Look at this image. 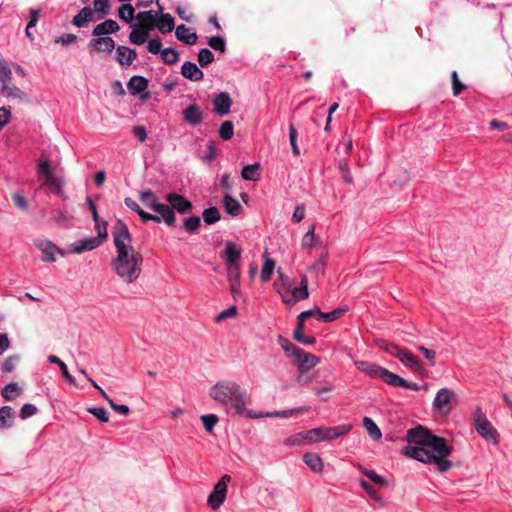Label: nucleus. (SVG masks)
<instances>
[{
    "label": "nucleus",
    "mask_w": 512,
    "mask_h": 512,
    "mask_svg": "<svg viewBox=\"0 0 512 512\" xmlns=\"http://www.w3.org/2000/svg\"><path fill=\"white\" fill-rule=\"evenodd\" d=\"M116 53L119 64L126 66H130L137 57L136 51L126 46H118Z\"/></svg>",
    "instance_id": "cd10ccee"
},
{
    "label": "nucleus",
    "mask_w": 512,
    "mask_h": 512,
    "mask_svg": "<svg viewBox=\"0 0 512 512\" xmlns=\"http://www.w3.org/2000/svg\"><path fill=\"white\" fill-rule=\"evenodd\" d=\"M161 58L167 65H174L179 61V53L173 48L163 49L161 52Z\"/></svg>",
    "instance_id": "49530a36"
},
{
    "label": "nucleus",
    "mask_w": 512,
    "mask_h": 512,
    "mask_svg": "<svg viewBox=\"0 0 512 512\" xmlns=\"http://www.w3.org/2000/svg\"><path fill=\"white\" fill-rule=\"evenodd\" d=\"M390 386H400L407 389H411L417 391L420 389L419 385L415 382H408L405 379L401 378L397 374L393 373L391 381L389 383Z\"/></svg>",
    "instance_id": "79ce46f5"
},
{
    "label": "nucleus",
    "mask_w": 512,
    "mask_h": 512,
    "mask_svg": "<svg viewBox=\"0 0 512 512\" xmlns=\"http://www.w3.org/2000/svg\"><path fill=\"white\" fill-rule=\"evenodd\" d=\"M406 440L409 445L402 449V454L425 464H435L437 470L445 473L452 468L447 457L453 448L443 437L434 435L427 428L418 425L407 431Z\"/></svg>",
    "instance_id": "f257e3e1"
},
{
    "label": "nucleus",
    "mask_w": 512,
    "mask_h": 512,
    "mask_svg": "<svg viewBox=\"0 0 512 512\" xmlns=\"http://www.w3.org/2000/svg\"><path fill=\"white\" fill-rule=\"evenodd\" d=\"M231 481V476L226 474L216 483L213 491L208 496L207 502L212 509H218L224 502L227 494V486Z\"/></svg>",
    "instance_id": "1a4fd4ad"
},
{
    "label": "nucleus",
    "mask_w": 512,
    "mask_h": 512,
    "mask_svg": "<svg viewBox=\"0 0 512 512\" xmlns=\"http://www.w3.org/2000/svg\"><path fill=\"white\" fill-rule=\"evenodd\" d=\"M315 225H312L307 233L302 238V246L304 248H310L317 243V238L315 236Z\"/></svg>",
    "instance_id": "5fc2aeb1"
},
{
    "label": "nucleus",
    "mask_w": 512,
    "mask_h": 512,
    "mask_svg": "<svg viewBox=\"0 0 512 512\" xmlns=\"http://www.w3.org/2000/svg\"><path fill=\"white\" fill-rule=\"evenodd\" d=\"M22 388L19 387L17 383H10L7 384L2 390H1V396L6 401L14 400L16 397L21 395Z\"/></svg>",
    "instance_id": "e433bc0d"
},
{
    "label": "nucleus",
    "mask_w": 512,
    "mask_h": 512,
    "mask_svg": "<svg viewBox=\"0 0 512 512\" xmlns=\"http://www.w3.org/2000/svg\"><path fill=\"white\" fill-rule=\"evenodd\" d=\"M455 401V392L448 388H442L436 394V397L433 401V407L441 414L448 415L451 412L453 408V402Z\"/></svg>",
    "instance_id": "9d476101"
},
{
    "label": "nucleus",
    "mask_w": 512,
    "mask_h": 512,
    "mask_svg": "<svg viewBox=\"0 0 512 512\" xmlns=\"http://www.w3.org/2000/svg\"><path fill=\"white\" fill-rule=\"evenodd\" d=\"M166 200L171 205L173 211L176 210L180 214L190 213L193 209L192 203L180 194L169 193L166 195Z\"/></svg>",
    "instance_id": "ddd939ff"
},
{
    "label": "nucleus",
    "mask_w": 512,
    "mask_h": 512,
    "mask_svg": "<svg viewBox=\"0 0 512 512\" xmlns=\"http://www.w3.org/2000/svg\"><path fill=\"white\" fill-rule=\"evenodd\" d=\"M227 268L231 266H239L237 264L238 259L241 256V249L236 246L235 243L228 241L224 250Z\"/></svg>",
    "instance_id": "bb28decb"
},
{
    "label": "nucleus",
    "mask_w": 512,
    "mask_h": 512,
    "mask_svg": "<svg viewBox=\"0 0 512 512\" xmlns=\"http://www.w3.org/2000/svg\"><path fill=\"white\" fill-rule=\"evenodd\" d=\"M231 105L232 99L227 92L219 93L213 100L215 112L220 116L228 114L230 112Z\"/></svg>",
    "instance_id": "aec40b11"
},
{
    "label": "nucleus",
    "mask_w": 512,
    "mask_h": 512,
    "mask_svg": "<svg viewBox=\"0 0 512 512\" xmlns=\"http://www.w3.org/2000/svg\"><path fill=\"white\" fill-rule=\"evenodd\" d=\"M364 427L367 433L375 440H378L382 437L381 430L378 428L376 423L369 417H365L363 419Z\"/></svg>",
    "instance_id": "a19ab883"
},
{
    "label": "nucleus",
    "mask_w": 512,
    "mask_h": 512,
    "mask_svg": "<svg viewBox=\"0 0 512 512\" xmlns=\"http://www.w3.org/2000/svg\"><path fill=\"white\" fill-rule=\"evenodd\" d=\"M37 412H38V409L35 405L30 404V403L24 404L20 410V418L25 420L28 417L35 415Z\"/></svg>",
    "instance_id": "338daca9"
},
{
    "label": "nucleus",
    "mask_w": 512,
    "mask_h": 512,
    "mask_svg": "<svg viewBox=\"0 0 512 512\" xmlns=\"http://www.w3.org/2000/svg\"><path fill=\"white\" fill-rule=\"evenodd\" d=\"M12 80V71L4 61H0V83L3 85Z\"/></svg>",
    "instance_id": "bf43d9fd"
},
{
    "label": "nucleus",
    "mask_w": 512,
    "mask_h": 512,
    "mask_svg": "<svg viewBox=\"0 0 512 512\" xmlns=\"http://www.w3.org/2000/svg\"><path fill=\"white\" fill-rule=\"evenodd\" d=\"M396 358H398L406 367L412 369L413 371L420 374L424 372L422 365L409 350L401 347Z\"/></svg>",
    "instance_id": "f3484780"
},
{
    "label": "nucleus",
    "mask_w": 512,
    "mask_h": 512,
    "mask_svg": "<svg viewBox=\"0 0 512 512\" xmlns=\"http://www.w3.org/2000/svg\"><path fill=\"white\" fill-rule=\"evenodd\" d=\"M87 411L90 414L94 415L101 422L105 423L109 420L108 413L102 407H90V408H87Z\"/></svg>",
    "instance_id": "0e129e2a"
},
{
    "label": "nucleus",
    "mask_w": 512,
    "mask_h": 512,
    "mask_svg": "<svg viewBox=\"0 0 512 512\" xmlns=\"http://www.w3.org/2000/svg\"><path fill=\"white\" fill-rule=\"evenodd\" d=\"M299 371H308L316 366L319 362L318 357L314 354L306 352L300 348L299 352L294 356Z\"/></svg>",
    "instance_id": "2eb2a0df"
},
{
    "label": "nucleus",
    "mask_w": 512,
    "mask_h": 512,
    "mask_svg": "<svg viewBox=\"0 0 512 512\" xmlns=\"http://www.w3.org/2000/svg\"><path fill=\"white\" fill-rule=\"evenodd\" d=\"M19 360H20V357L17 355H11V356L7 357L2 364V370L5 373H12L15 370V367H16L17 363L19 362Z\"/></svg>",
    "instance_id": "4d7b16f0"
},
{
    "label": "nucleus",
    "mask_w": 512,
    "mask_h": 512,
    "mask_svg": "<svg viewBox=\"0 0 512 512\" xmlns=\"http://www.w3.org/2000/svg\"><path fill=\"white\" fill-rule=\"evenodd\" d=\"M346 311V307H339L331 312H319V319L324 322H332L339 319Z\"/></svg>",
    "instance_id": "37998d69"
},
{
    "label": "nucleus",
    "mask_w": 512,
    "mask_h": 512,
    "mask_svg": "<svg viewBox=\"0 0 512 512\" xmlns=\"http://www.w3.org/2000/svg\"><path fill=\"white\" fill-rule=\"evenodd\" d=\"M209 396L217 402L230 405L238 415L248 418L257 417L251 410L246 409V406L251 403L247 391L234 381L217 382L210 388Z\"/></svg>",
    "instance_id": "7ed1b4c3"
},
{
    "label": "nucleus",
    "mask_w": 512,
    "mask_h": 512,
    "mask_svg": "<svg viewBox=\"0 0 512 512\" xmlns=\"http://www.w3.org/2000/svg\"><path fill=\"white\" fill-rule=\"evenodd\" d=\"M278 343L289 357H294L300 350L299 347L291 343L287 338H284L283 336H279Z\"/></svg>",
    "instance_id": "a18cd8bd"
},
{
    "label": "nucleus",
    "mask_w": 512,
    "mask_h": 512,
    "mask_svg": "<svg viewBox=\"0 0 512 512\" xmlns=\"http://www.w3.org/2000/svg\"><path fill=\"white\" fill-rule=\"evenodd\" d=\"M308 297V279L306 276H302L299 287H292L291 289V302L296 304L297 302L305 300Z\"/></svg>",
    "instance_id": "a878e982"
},
{
    "label": "nucleus",
    "mask_w": 512,
    "mask_h": 512,
    "mask_svg": "<svg viewBox=\"0 0 512 512\" xmlns=\"http://www.w3.org/2000/svg\"><path fill=\"white\" fill-rule=\"evenodd\" d=\"M101 245V240L91 237L88 239H82L74 242L71 245L70 252L74 254H81L86 251H91L98 248Z\"/></svg>",
    "instance_id": "a211bd4d"
},
{
    "label": "nucleus",
    "mask_w": 512,
    "mask_h": 512,
    "mask_svg": "<svg viewBox=\"0 0 512 512\" xmlns=\"http://www.w3.org/2000/svg\"><path fill=\"white\" fill-rule=\"evenodd\" d=\"M360 470L366 477H368L375 484L380 486H386L388 484L387 480L379 476L375 471L363 467H361Z\"/></svg>",
    "instance_id": "864d4df0"
},
{
    "label": "nucleus",
    "mask_w": 512,
    "mask_h": 512,
    "mask_svg": "<svg viewBox=\"0 0 512 512\" xmlns=\"http://www.w3.org/2000/svg\"><path fill=\"white\" fill-rule=\"evenodd\" d=\"M202 423L208 432H212L214 426L218 422V417L215 414H208L201 416Z\"/></svg>",
    "instance_id": "680f3d73"
},
{
    "label": "nucleus",
    "mask_w": 512,
    "mask_h": 512,
    "mask_svg": "<svg viewBox=\"0 0 512 512\" xmlns=\"http://www.w3.org/2000/svg\"><path fill=\"white\" fill-rule=\"evenodd\" d=\"M203 220L206 224L211 225L220 220V213L216 207H210L203 211Z\"/></svg>",
    "instance_id": "09e8293b"
},
{
    "label": "nucleus",
    "mask_w": 512,
    "mask_h": 512,
    "mask_svg": "<svg viewBox=\"0 0 512 512\" xmlns=\"http://www.w3.org/2000/svg\"><path fill=\"white\" fill-rule=\"evenodd\" d=\"M118 16L122 21L129 23L134 17L136 18L135 9L131 4L125 3L119 7Z\"/></svg>",
    "instance_id": "58836bf2"
},
{
    "label": "nucleus",
    "mask_w": 512,
    "mask_h": 512,
    "mask_svg": "<svg viewBox=\"0 0 512 512\" xmlns=\"http://www.w3.org/2000/svg\"><path fill=\"white\" fill-rule=\"evenodd\" d=\"M96 20L97 18L94 15L93 9L89 6H85L73 17L72 24L78 28H82Z\"/></svg>",
    "instance_id": "6ab92c4d"
},
{
    "label": "nucleus",
    "mask_w": 512,
    "mask_h": 512,
    "mask_svg": "<svg viewBox=\"0 0 512 512\" xmlns=\"http://www.w3.org/2000/svg\"><path fill=\"white\" fill-rule=\"evenodd\" d=\"M108 223L103 220H98V223H95V229L97 231V239L101 240V244L107 240L108 232H107Z\"/></svg>",
    "instance_id": "13d9d810"
},
{
    "label": "nucleus",
    "mask_w": 512,
    "mask_h": 512,
    "mask_svg": "<svg viewBox=\"0 0 512 512\" xmlns=\"http://www.w3.org/2000/svg\"><path fill=\"white\" fill-rule=\"evenodd\" d=\"M234 135V124L230 120H225L219 129V136L222 140L227 141Z\"/></svg>",
    "instance_id": "de8ad7c7"
},
{
    "label": "nucleus",
    "mask_w": 512,
    "mask_h": 512,
    "mask_svg": "<svg viewBox=\"0 0 512 512\" xmlns=\"http://www.w3.org/2000/svg\"><path fill=\"white\" fill-rule=\"evenodd\" d=\"M475 429L486 440L496 443L499 439V433L482 413L481 409H478L476 412Z\"/></svg>",
    "instance_id": "9b49d317"
},
{
    "label": "nucleus",
    "mask_w": 512,
    "mask_h": 512,
    "mask_svg": "<svg viewBox=\"0 0 512 512\" xmlns=\"http://www.w3.org/2000/svg\"><path fill=\"white\" fill-rule=\"evenodd\" d=\"M227 276L228 281L230 283V292L234 299H237V297L241 296V289H240V276L241 271L239 266H231L227 268Z\"/></svg>",
    "instance_id": "dca6fc26"
},
{
    "label": "nucleus",
    "mask_w": 512,
    "mask_h": 512,
    "mask_svg": "<svg viewBox=\"0 0 512 512\" xmlns=\"http://www.w3.org/2000/svg\"><path fill=\"white\" fill-rule=\"evenodd\" d=\"M94 15L99 13L97 19H102L104 16L110 13V2L109 0H94L93 2Z\"/></svg>",
    "instance_id": "ea45409f"
},
{
    "label": "nucleus",
    "mask_w": 512,
    "mask_h": 512,
    "mask_svg": "<svg viewBox=\"0 0 512 512\" xmlns=\"http://www.w3.org/2000/svg\"><path fill=\"white\" fill-rule=\"evenodd\" d=\"M260 168L259 163H254L250 165H246L243 167L241 171V176L244 180L256 181L257 180V172Z\"/></svg>",
    "instance_id": "c03bdc74"
},
{
    "label": "nucleus",
    "mask_w": 512,
    "mask_h": 512,
    "mask_svg": "<svg viewBox=\"0 0 512 512\" xmlns=\"http://www.w3.org/2000/svg\"><path fill=\"white\" fill-rule=\"evenodd\" d=\"M354 364L359 371L365 373L370 378L381 379L384 383L389 385L393 372L368 361L357 360Z\"/></svg>",
    "instance_id": "6e6552de"
},
{
    "label": "nucleus",
    "mask_w": 512,
    "mask_h": 512,
    "mask_svg": "<svg viewBox=\"0 0 512 512\" xmlns=\"http://www.w3.org/2000/svg\"><path fill=\"white\" fill-rule=\"evenodd\" d=\"M140 200L146 207L158 213L161 220H163L168 226H173L175 224L176 216L171 205L158 203L157 196L153 191H143L140 194Z\"/></svg>",
    "instance_id": "20e7f679"
},
{
    "label": "nucleus",
    "mask_w": 512,
    "mask_h": 512,
    "mask_svg": "<svg viewBox=\"0 0 512 512\" xmlns=\"http://www.w3.org/2000/svg\"><path fill=\"white\" fill-rule=\"evenodd\" d=\"M120 30L119 24L113 19H107L97 24L92 31L93 36H103L116 33Z\"/></svg>",
    "instance_id": "5701e85b"
},
{
    "label": "nucleus",
    "mask_w": 512,
    "mask_h": 512,
    "mask_svg": "<svg viewBox=\"0 0 512 512\" xmlns=\"http://www.w3.org/2000/svg\"><path fill=\"white\" fill-rule=\"evenodd\" d=\"M37 171L39 174V180L42 182L43 186L48 187L50 191L56 195H60L62 193L64 181L55 175L51 162L48 159L39 160Z\"/></svg>",
    "instance_id": "39448f33"
},
{
    "label": "nucleus",
    "mask_w": 512,
    "mask_h": 512,
    "mask_svg": "<svg viewBox=\"0 0 512 512\" xmlns=\"http://www.w3.org/2000/svg\"><path fill=\"white\" fill-rule=\"evenodd\" d=\"M303 461L313 472L319 473L324 469L323 461L317 453H305L303 455Z\"/></svg>",
    "instance_id": "c756f323"
},
{
    "label": "nucleus",
    "mask_w": 512,
    "mask_h": 512,
    "mask_svg": "<svg viewBox=\"0 0 512 512\" xmlns=\"http://www.w3.org/2000/svg\"><path fill=\"white\" fill-rule=\"evenodd\" d=\"M200 225H201V219L199 216H195V215L186 218L183 222V228L188 233L196 232Z\"/></svg>",
    "instance_id": "8fccbe9b"
},
{
    "label": "nucleus",
    "mask_w": 512,
    "mask_h": 512,
    "mask_svg": "<svg viewBox=\"0 0 512 512\" xmlns=\"http://www.w3.org/2000/svg\"><path fill=\"white\" fill-rule=\"evenodd\" d=\"M175 35L178 40L188 44L193 45L196 43L198 36L195 32L191 31L190 28L185 25H179L176 28Z\"/></svg>",
    "instance_id": "c85d7f7f"
},
{
    "label": "nucleus",
    "mask_w": 512,
    "mask_h": 512,
    "mask_svg": "<svg viewBox=\"0 0 512 512\" xmlns=\"http://www.w3.org/2000/svg\"><path fill=\"white\" fill-rule=\"evenodd\" d=\"M208 45L214 50L224 53L226 50L225 39L222 36H213L208 39Z\"/></svg>",
    "instance_id": "6e6d98bb"
},
{
    "label": "nucleus",
    "mask_w": 512,
    "mask_h": 512,
    "mask_svg": "<svg viewBox=\"0 0 512 512\" xmlns=\"http://www.w3.org/2000/svg\"><path fill=\"white\" fill-rule=\"evenodd\" d=\"M174 26V19L169 13L161 14L159 20L156 21V27L162 34L170 33Z\"/></svg>",
    "instance_id": "72a5a7b5"
},
{
    "label": "nucleus",
    "mask_w": 512,
    "mask_h": 512,
    "mask_svg": "<svg viewBox=\"0 0 512 512\" xmlns=\"http://www.w3.org/2000/svg\"><path fill=\"white\" fill-rule=\"evenodd\" d=\"M376 344L379 348L385 350L386 352H388L390 355L394 356V357H397L401 347L394 344V343H390V342H387L383 339H379L376 341Z\"/></svg>",
    "instance_id": "603ef678"
},
{
    "label": "nucleus",
    "mask_w": 512,
    "mask_h": 512,
    "mask_svg": "<svg viewBox=\"0 0 512 512\" xmlns=\"http://www.w3.org/2000/svg\"><path fill=\"white\" fill-rule=\"evenodd\" d=\"M147 28L148 27L139 28L133 25V29L129 34V41L135 45L144 44L148 40L150 34V32L147 31Z\"/></svg>",
    "instance_id": "2f4dec72"
},
{
    "label": "nucleus",
    "mask_w": 512,
    "mask_h": 512,
    "mask_svg": "<svg viewBox=\"0 0 512 512\" xmlns=\"http://www.w3.org/2000/svg\"><path fill=\"white\" fill-rule=\"evenodd\" d=\"M132 236L127 225L118 219L114 225L113 243L116 257L110 262L111 269L125 283H134L141 274L142 255L131 246Z\"/></svg>",
    "instance_id": "f03ea898"
},
{
    "label": "nucleus",
    "mask_w": 512,
    "mask_h": 512,
    "mask_svg": "<svg viewBox=\"0 0 512 512\" xmlns=\"http://www.w3.org/2000/svg\"><path fill=\"white\" fill-rule=\"evenodd\" d=\"M147 50L152 54H161L163 51L161 38L156 36L150 39L147 45Z\"/></svg>",
    "instance_id": "052dcab7"
},
{
    "label": "nucleus",
    "mask_w": 512,
    "mask_h": 512,
    "mask_svg": "<svg viewBox=\"0 0 512 512\" xmlns=\"http://www.w3.org/2000/svg\"><path fill=\"white\" fill-rule=\"evenodd\" d=\"M360 486L367 492V494L375 501H380L381 498L378 495L377 491L365 480L361 479L359 481Z\"/></svg>",
    "instance_id": "774afa93"
},
{
    "label": "nucleus",
    "mask_w": 512,
    "mask_h": 512,
    "mask_svg": "<svg viewBox=\"0 0 512 512\" xmlns=\"http://www.w3.org/2000/svg\"><path fill=\"white\" fill-rule=\"evenodd\" d=\"M48 361L50 363H53V364H57L59 366V370H61L62 372V375L63 377L72 385H75V381H74V378L72 377V375L69 373L68 371V368L66 366V364L61 360L59 359L57 356L55 355H50L48 357Z\"/></svg>",
    "instance_id": "4c0bfd02"
},
{
    "label": "nucleus",
    "mask_w": 512,
    "mask_h": 512,
    "mask_svg": "<svg viewBox=\"0 0 512 512\" xmlns=\"http://www.w3.org/2000/svg\"><path fill=\"white\" fill-rule=\"evenodd\" d=\"M214 54L207 48H203L198 53V62L201 67H206L214 62Z\"/></svg>",
    "instance_id": "3c124183"
},
{
    "label": "nucleus",
    "mask_w": 512,
    "mask_h": 512,
    "mask_svg": "<svg viewBox=\"0 0 512 512\" xmlns=\"http://www.w3.org/2000/svg\"><path fill=\"white\" fill-rule=\"evenodd\" d=\"M14 411L10 406L0 408V429L11 427L14 424Z\"/></svg>",
    "instance_id": "f704fd0d"
},
{
    "label": "nucleus",
    "mask_w": 512,
    "mask_h": 512,
    "mask_svg": "<svg viewBox=\"0 0 512 512\" xmlns=\"http://www.w3.org/2000/svg\"><path fill=\"white\" fill-rule=\"evenodd\" d=\"M223 206L226 210V212L231 216H238L241 212V204L239 201L232 197L230 194H226L223 197Z\"/></svg>",
    "instance_id": "473e14b6"
},
{
    "label": "nucleus",
    "mask_w": 512,
    "mask_h": 512,
    "mask_svg": "<svg viewBox=\"0 0 512 512\" xmlns=\"http://www.w3.org/2000/svg\"><path fill=\"white\" fill-rule=\"evenodd\" d=\"M297 137H298V132H297L296 128L294 127V125L291 124L289 127V139H290V144L292 146V152L296 156H298L300 154V151H299V148L297 145Z\"/></svg>",
    "instance_id": "e2e57ef3"
},
{
    "label": "nucleus",
    "mask_w": 512,
    "mask_h": 512,
    "mask_svg": "<svg viewBox=\"0 0 512 512\" xmlns=\"http://www.w3.org/2000/svg\"><path fill=\"white\" fill-rule=\"evenodd\" d=\"M148 87V80L143 76H133L130 78L127 88L132 95L139 94Z\"/></svg>",
    "instance_id": "7c9ffc66"
},
{
    "label": "nucleus",
    "mask_w": 512,
    "mask_h": 512,
    "mask_svg": "<svg viewBox=\"0 0 512 512\" xmlns=\"http://www.w3.org/2000/svg\"><path fill=\"white\" fill-rule=\"evenodd\" d=\"M352 428L350 424L339 425L335 427H319L306 432L304 439L308 442H319L323 440H334L346 433Z\"/></svg>",
    "instance_id": "423d86ee"
},
{
    "label": "nucleus",
    "mask_w": 512,
    "mask_h": 512,
    "mask_svg": "<svg viewBox=\"0 0 512 512\" xmlns=\"http://www.w3.org/2000/svg\"><path fill=\"white\" fill-rule=\"evenodd\" d=\"M1 94L20 101H28V96L20 88L14 85L12 80L1 86Z\"/></svg>",
    "instance_id": "393cba45"
},
{
    "label": "nucleus",
    "mask_w": 512,
    "mask_h": 512,
    "mask_svg": "<svg viewBox=\"0 0 512 512\" xmlns=\"http://www.w3.org/2000/svg\"><path fill=\"white\" fill-rule=\"evenodd\" d=\"M136 19L138 24H135V26L139 28L148 27V32H151L156 27V12L153 10L139 12L136 15Z\"/></svg>",
    "instance_id": "b1692460"
},
{
    "label": "nucleus",
    "mask_w": 512,
    "mask_h": 512,
    "mask_svg": "<svg viewBox=\"0 0 512 512\" xmlns=\"http://www.w3.org/2000/svg\"><path fill=\"white\" fill-rule=\"evenodd\" d=\"M183 119L193 126L199 125L203 121V112L196 104H191L182 112Z\"/></svg>",
    "instance_id": "412c9836"
},
{
    "label": "nucleus",
    "mask_w": 512,
    "mask_h": 512,
    "mask_svg": "<svg viewBox=\"0 0 512 512\" xmlns=\"http://www.w3.org/2000/svg\"><path fill=\"white\" fill-rule=\"evenodd\" d=\"M35 246L42 252V260L45 262L56 261V255L65 256L66 253L54 243L46 239H38Z\"/></svg>",
    "instance_id": "f8f14e48"
},
{
    "label": "nucleus",
    "mask_w": 512,
    "mask_h": 512,
    "mask_svg": "<svg viewBox=\"0 0 512 512\" xmlns=\"http://www.w3.org/2000/svg\"><path fill=\"white\" fill-rule=\"evenodd\" d=\"M264 257H265V261H264V264L262 267L260 278H261V281L265 283L271 279V276L275 269V261L269 257V254L267 251L264 253Z\"/></svg>",
    "instance_id": "c9c22d12"
},
{
    "label": "nucleus",
    "mask_w": 512,
    "mask_h": 512,
    "mask_svg": "<svg viewBox=\"0 0 512 512\" xmlns=\"http://www.w3.org/2000/svg\"><path fill=\"white\" fill-rule=\"evenodd\" d=\"M88 44L89 50H93L98 53L107 52L112 53L115 49V41L109 36H94Z\"/></svg>",
    "instance_id": "4468645a"
},
{
    "label": "nucleus",
    "mask_w": 512,
    "mask_h": 512,
    "mask_svg": "<svg viewBox=\"0 0 512 512\" xmlns=\"http://www.w3.org/2000/svg\"><path fill=\"white\" fill-rule=\"evenodd\" d=\"M181 74L184 78L190 81H200L204 77V73L202 70L198 68V66L191 61H186L183 63L181 67Z\"/></svg>",
    "instance_id": "4be33fe9"
},
{
    "label": "nucleus",
    "mask_w": 512,
    "mask_h": 512,
    "mask_svg": "<svg viewBox=\"0 0 512 512\" xmlns=\"http://www.w3.org/2000/svg\"><path fill=\"white\" fill-rule=\"evenodd\" d=\"M354 364L359 371L365 373L370 378L381 379L384 383L389 385L393 372L368 361L357 360Z\"/></svg>",
    "instance_id": "0eeeda50"
},
{
    "label": "nucleus",
    "mask_w": 512,
    "mask_h": 512,
    "mask_svg": "<svg viewBox=\"0 0 512 512\" xmlns=\"http://www.w3.org/2000/svg\"><path fill=\"white\" fill-rule=\"evenodd\" d=\"M451 80L453 86V95L458 96L463 90L466 89V86L460 82L456 71L451 73Z\"/></svg>",
    "instance_id": "69168bd1"
}]
</instances>
